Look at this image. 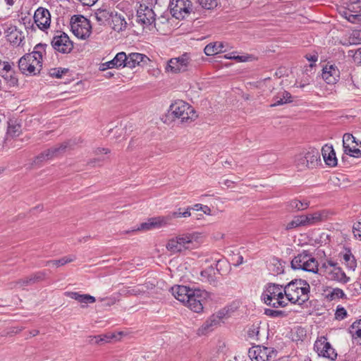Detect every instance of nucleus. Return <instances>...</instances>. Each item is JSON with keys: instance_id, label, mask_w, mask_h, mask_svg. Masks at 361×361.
<instances>
[{"instance_id": "obj_61", "label": "nucleus", "mask_w": 361, "mask_h": 361, "mask_svg": "<svg viewBox=\"0 0 361 361\" xmlns=\"http://www.w3.org/2000/svg\"><path fill=\"white\" fill-rule=\"evenodd\" d=\"M142 293H144V290H141L139 288H133L131 290H128V294L133 295H140Z\"/></svg>"}, {"instance_id": "obj_14", "label": "nucleus", "mask_w": 361, "mask_h": 361, "mask_svg": "<svg viewBox=\"0 0 361 361\" xmlns=\"http://www.w3.org/2000/svg\"><path fill=\"white\" fill-rule=\"evenodd\" d=\"M326 340L325 337H322L320 339L316 341L314 345V349L319 356L334 360L337 357V353L335 352L334 348H332L330 343Z\"/></svg>"}, {"instance_id": "obj_23", "label": "nucleus", "mask_w": 361, "mask_h": 361, "mask_svg": "<svg viewBox=\"0 0 361 361\" xmlns=\"http://www.w3.org/2000/svg\"><path fill=\"white\" fill-rule=\"evenodd\" d=\"M283 287L284 286L283 285L272 283H268L265 290L267 294L266 296L264 297V302L267 305H271V302L276 298L277 293H279L281 289H283Z\"/></svg>"}, {"instance_id": "obj_5", "label": "nucleus", "mask_w": 361, "mask_h": 361, "mask_svg": "<svg viewBox=\"0 0 361 361\" xmlns=\"http://www.w3.org/2000/svg\"><path fill=\"white\" fill-rule=\"evenodd\" d=\"M169 113L173 116L174 118L180 119L181 123L191 122L197 116L193 107L182 100L172 104Z\"/></svg>"}, {"instance_id": "obj_19", "label": "nucleus", "mask_w": 361, "mask_h": 361, "mask_svg": "<svg viewBox=\"0 0 361 361\" xmlns=\"http://www.w3.org/2000/svg\"><path fill=\"white\" fill-rule=\"evenodd\" d=\"M322 76L326 83L335 84L338 80L340 71L337 67L332 65L329 68L326 66L323 68Z\"/></svg>"}, {"instance_id": "obj_3", "label": "nucleus", "mask_w": 361, "mask_h": 361, "mask_svg": "<svg viewBox=\"0 0 361 361\" xmlns=\"http://www.w3.org/2000/svg\"><path fill=\"white\" fill-rule=\"evenodd\" d=\"M283 289L287 300L293 304L303 305L310 299V286L305 279H295L285 285Z\"/></svg>"}, {"instance_id": "obj_10", "label": "nucleus", "mask_w": 361, "mask_h": 361, "mask_svg": "<svg viewBox=\"0 0 361 361\" xmlns=\"http://www.w3.org/2000/svg\"><path fill=\"white\" fill-rule=\"evenodd\" d=\"M68 142H64L42 152L35 157L32 164L39 166L44 161L63 154L68 148Z\"/></svg>"}, {"instance_id": "obj_49", "label": "nucleus", "mask_w": 361, "mask_h": 361, "mask_svg": "<svg viewBox=\"0 0 361 361\" xmlns=\"http://www.w3.org/2000/svg\"><path fill=\"white\" fill-rule=\"evenodd\" d=\"M273 100L274 102L270 104V107H275L286 104V101H284L281 97V92H278V94L273 97Z\"/></svg>"}, {"instance_id": "obj_1", "label": "nucleus", "mask_w": 361, "mask_h": 361, "mask_svg": "<svg viewBox=\"0 0 361 361\" xmlns=\"http://www.w3.org/2000/svg\"><path fill=\"white\" fill-rule=\"evenodd\" d=\"M173 295L180 302L186 305L192 311L200 313L203 310V302L207 292L186 286H176L171 288Z\"/></svg>"}, {"instance_id": "obj_18", "label": "nucleus", "mask_w": 361, "mask_h": 361, "mask_svg": "<svg viewBox=\"0 0 361 361\" xmlns=\"http://www.w3.org/2000/svg\"><path fill=\"white\" fill-rule=\"evenodd\" d=\"M124 61V67L133 68L137 66H143L147 64L150 59L145 54L133 52L126 55V59Z\"/></svg>"}, {"instance_id": "obj_35", "label": "nucleus", "mask_w": 361, "mask_h": 361, "mask_svg": "<svg viewBox=\"0 0 361 361\" xmlns=\"http://www.w3.org/2000/svg\"><path fill=\"white\" fill-rule=\"evenodd\" d=\"M176 238L180 243L179 245L181 247L182 251L189 249L190 245L192 243L194 235L192 234H183L176 236Z\"/></svg>"}, {"instance_id": "obj_60", "label": "nucleus", "mask_w": 361, "mask_h": 361, "mask_svg": "<svg viewBox=\"0 0 361 361\" xmlns=\"http://www.w3.org/2000/svg\"><path fill=\"white\" fill-rule=\"evenodd\" d=\"M109 152H110V150L108 148H104V147H97L94 150V153L97 155L100 154L102 153L109 154Z\"/></svg>"}, {"instance_id": "obj_28", "label": "nucleus", "mask_w": 361, "mask_h": 361, "mask_svg": "<svg viewBox=\"0 0 361 361\" xmlns=\"http://www.w3.org/2000/svg\"><path fill=\"white\" fill-rule=\"evenodd\" d=\"M6 37L8 41L13 44L19 45L23 41L22 32L19 31L16 26L8 27L6 31Z\"/></svg>"}, {"instance_id": "obj_9", "label": "nucleus", "mask_w": 361, "mask_h": 361, "mask_svg": "<svg viewBox=\"0 0 361 361\" xmlns=\"http://www.w3.org/2000/svg\"><path fill=\"white\" fill-rule=\"evenodd\" d=\"M192 4L190 0H171L169 8L173 17L183 20L192 11Z\"/></svg>"}, {"instance_id": "obj_34", "label": "nucleus", "mask_w": 361, "mask_h": 361, "mask_svg": "<svg viewBox=\"0 0 361 361\" xmlns=\"http://www.w3.org/2000/svg\"><path fill=\"white\" fill-rule=\"evenodd\" d=\"M219 324L220 322L218 320V316H214L212 314L203 324L201 331H202V334H207V332L212 331L214 327L217 326Z\"/></svg>"}, {"instance_id": "obj_62", "label": "nucleus", "mask_w": 361, "mask_h": 361, "mask_svg": "<svg viewBox=\"0 0 361 361\" xmlns=\"http://www.w3.org/2000/svg\"><path fill=\"white\" fill-rule=\"evenodd\" d=\"M21 21L25 25V27L26 28V25L30 26L31 24L33 23L32 22V20L28 17H23L21 18Z\"/></svg>"}, {"instance_id": "obj_17", "label": "nucleus", "mask_w": 361, "mask_h": 361, "mask_svg": "<svg viewBox=\"0 0 361 361\" xmlns=\"http://www.w3.org/2000/svg\"><path fill=\"white\" fill-rule=\"evenodd\" d=\"M12 66H14L13 63L0 60V75L6 80L11 86H15L18 84V78Z\"/></svg>"}, {"instance_id": "obj_16", "label": "nucleus", "mask_w": 361, "mask_h": 361, "mask_svg": "<svg viewBox=\"0 0 361 361\" xmlns=\"http://www.w3.org/2000/svg\"><path fill=\"white\" fill-rule=\"evenodd\" d=\"M34 23L41 30L44 31L50 27L51 14L48 9L39 7L35 12Z\"/></svg>"}, {"instance_id": "obj_13", "label": "nucleus", "mask_w": 361, "mask_h": 361, "mask_svg": "<svg viewBox=\"0 0 361 361\" xmlns=\"http://www.w3.org/2000/svg\"><path fill=\"white\" fill-rule=\"evenodd\" d=\"M178 217H180V212H174L166 216L151 218L147 222L142 223L137 230H149L154 228H160L167 225L173 218Z\"/></svg>"}, {"instance_id": "obj_36", "label": "nucleus", "mask_w": 361, "mask_h": 361, "mask_svg": "<svg viewBox=\"0 0 361 361\" xmlns=\"http://www.w3.org/2000/svg\"><path fill=\"white\" fill-rule=\"evenodd\" d=\"M306 157L304 152L297 154L295 157V165L298 171H304L308 169L307 164H306Z\"/></svg>"}, {"instance_id": "obj_47", "label": "nucleus", "mask_w": 361, "mask_h": 361, "mask_svg": "<svg viewBox=\"0 0 361 361\" xmlns=\"http://www.w3.org/2000/svg\"><path fill=\"white\" fill-rule=\"evenodd\" d=\"M85 23L87 25L88 24V20L85 18L83 16L81 15H74L71 17V27H72V25H79V23Z\"/></svg>"}, {"instance_id": "obj_20", "label": "nucleus", "mask_w": 361, "mask_h": 361, "mask_svg": "<svg viewBox=\"0 0 361 361\" xmlns=\"http://www.w3.org/2000/svg\"><path fill=\"white\" fill-rule=\"evenodd\" d=\"M125 59H126V54L123 51L119 52L112 60L102 64V71H104L107 68H119L124 67Z\"/></svg>"}, {"instance_id": "obj_40", "label": "nucleus", "mask_w": 361, "mask_h": 361, "mask_svg": "<svg viewBox=\"0 0 361 361\" xmlns=\"http://www.w3.org/2000/svg\"><path fill=\"white\" fill-rule=\"evenodd\" d=\"M298 226H305V221L302 219V215L295 216L291 221L288 223L286 229L289 231Z\"/></svg>"}, {"instance_id": "obj_37", "label": "nucleus", "mask_w": 361, "mask_h": 361, "mask_svg": "<svg viewBox=\"0 0 361 361\" xmlns=\"http://www.w3.org/2000/svg\"><path fill=\"white\" fill-rule=\"evenodd\" d=\"M75 259V257L68 256L62 257L59 259L55 260H49L45 262L46 266H49L50 264L54 265L57 267L66 264L67 263L71 262L74 261Z\"/></svg>"}, {"instance_id": "obj_57", "label": "nucleus", "mask_w": 361, "mask_h": 361, "mask_svg": "<svg viewBox=\"0 0 361 361\" xmlns=\"http://www.w3.org/2000/svg\"><path fill=\"white\" fill-rule=\"evenodd\" d=\"M5 142H6V137H5L4 130L1 129L0 130V151L4 149Z\"/></svg>"}, {"instance_id": "obj_11", "label": "nucleus", "mask_w": 361, "mask_h": 361, "mask_svg": "<svg viewBox=\"0 0 361 361\" xmlns=\"http://www.w3.org/2000/svg\"><path fill=\"white\" fill-rule=\"evenodd\" d=\"M227 262L223 259L216 260L215 267L210 265L205 269L202 270L200 273V276L202 280H204L213 286H216L218 280L216 274L223 275L222 267L227 266Z\"/></svg>"}, {"instance_id": "obj_29", "label": "nucleus", "mask_w": 361, "mask_h": 361, "mask_svg": "<svg viewBox=\"0 0 361 361\" xmlns=\"http://www.w3.org/2000/svg\"><path fill=\"white\" fill-rule=\"evenodd\" d=\"M330 279L342 283H346L350 280V277L347 276L345 273L339 267H335L329 272Z\"/></svg>"}, {"instance_id": "obj_31", "label": "nucleus", "mask_w": 361, "mask_h": 361, "mask_svg": "<svg viewBox=\"0 0 361 361\" xmlns=\"http://www.w3.org/2000/svg\"><path fill=\"white\" fill-rule=\"evenodd\" d=\"M116 336L111 334H101L97 336H90L89 343L90 344H97L103 345L106 343L109 342L112 338H115Z\"/></svg>"}, {"instance_id": "obj_25", "label": "nucleus", "mask_w": 361, "mask_h": 361, "mask_svg": "<svg viewBox=\"0 0 361 361\" xmlns=\"http://www.w3.org/2000/svg\"><path fill=\"white\" fill-rule=\"evenodd\" d=\"M322 152L326 164L331 167L337 165L336 152L331 146L325 145L322 147Z\"/></svg>"}, {"instance_id": "obj_63", "label": "nucleus", "mask_w": 361, "mask_h": 361, "mask_svg": "<svg viewBox=\"0 0 361 361\" xmlns=\"http://www.w3.org/2000/svg\"><path fill=\"white\" fill-rule=\"evenodd\" d=\"M84 6H91L94 5L97 0H79Z\"/></svg>"}, {"instance_id": "obj_7", "label": "nucleus", "mask_w": 361, "mask_h": 361, "mask_svg": "<svg viewBox=\"0 0 361 361\" xmlns=\"http://www.w3.org/2000/svg\"><path fill=\"white\" fill-rule=\"evenodd\" d=\"M278 352L274 348L255 345L248 350V356L252 361H274L276 359Z\"/></svg>"}, {"instance_id": "obj_32", "label": "nucleus", "mask_w": 361, "mask_h": 361, "mask_svg": "<svg viewBox=\"0 0 361 361\" xmlns=\"http://www.w3.org/2000/svg\"><path fill=\"white\" fill-rule=\"evenodd\" d=\"M302 219L305 221V226H310L322 221L323 215L320 212H316L312 214L302 215Z\"/></svg>"}, {"instance_id": "obj_21", "label": "nucleus", "mask_w": 361, "mask_h": 361, "mask_svg": "<svg viewBox=\"0 0 361 361\" xmlns=\"http://www.w3.org/2000/svg\"><path fill=\"white\" fill-rule=\"evenodd\" d=\"M91 25L88 20L87 25L85 23H79V25H72V32L78 38L85 39L91 34Z\"/></svg>"}, {"instance_id": "obj_15", "label": "nucleus", "mask_w": 361, "mask_h": 361, "mask_svg": "<svg viewBox=\"0 0 361 361\" xmlns=\"http://www.w3.org/2000/svg\"><path fill=\"white\" fill-rule=\"evenodd\" d=\"M156 15L154 11L146 6L140 5L137 11L136 21L143 27H149L155 24Z\"/></svg>"}, {"instance_id": "obj_54", "label": "nucleus", "mask_w": 361, "mask_h": 361, "mask_svg": "<svg viewBox=\"0 0 361 361\" xmlns=\"http://www.w3.org/2000/svg\"><path fill=\"white\" fill-rule=\"evenodd\" d=\"M281 97H283V100L286 101V104L290 103L293 102L292 96L290 93L288 91H281Z\"/></svg>"}, {"instance_id": "obj_39", "label": "nucleus", "mask_w": 361, "mask_h": 361, "mask_svg": "<svg viewBox=\"0 0 361 361\" xmlns=\"http://www.w3.org/2000/svg\"><path fill=\"white\" fill-rule=\"evenodd\" d=\"M180 243H178L176 237L171 238L169 240L166 248L169 251L173 253H177L182 252L181 247L179 245Z\"/></svg>"}, {"instance_id": "obj_59", "label": "nucleus", "mask_w": 361, "mask_h": 361, "mask_svg": "<svg viewBox=\"0 0 361 361\" xmlns=\"http://www.w3.org/2000/svg\"><path fill=\"white\" fill-rule=\"evenodd\" d=\"M224 58L228 59H235L239 61H245L246 59L245 56H231V54H226L224 56Z\"/></svg>"}, {"instance_id": "obj_2", "label": "nucleus", "mask_w": 361, "mask_h": 361, "mask_svg": "<svg viewBox=\"0 0 361 361\" xmlns=\"http://www.w3.org/2000/svg\"><path fill=\"white\" fill-rule=\"evenodd\" d=\"M48 44L39 43L34 47L31 53L25 54L18 61V68L25 75H36L42 68L43 56L46 54Z\"/></svg>"}, {"instance_id": "obj_43", "label": "nucleus", "mask_w": 361, "mask_h": 361, "mask_svg": "<svg viewBox=\"0 0 361 361\" xmlns=\"http://www.w3.org/2000/svg\"><path fill=\"white\" fill-rule=\"evenodd\" d=\"M68 72V68H54L49 70V74L51 78H61L63 75Z\"/></svg>"}, {"instance_id": "obj_58", "label": "nucleus", "mask_w": 361, "mask_h": 361, "mask_svg": "<svg viewBox=\"0 0 361 361\" xmlns=\"http://www.w3.org/2000/svg\"><path fill=\"white\" fill-rule=\"evenodd\" d=\"M228 314V311L225 310V309L219 310L216 314H214V316H218L219 322H221L222 319H224L226 315Z\"/></svg>"}, {"instance_id": "obj_53", "label": "nucleus", "mask_w": 361, "mask_h": 361, "mask_svg": "<svg viewBox=\"0 0 361 361\" xmlns=\"http://www.w3.org/2000/svg\"><path fill=\"white\" fill-rule=\"evenodd\" d=\"M350 142H351L352 143L353 142H355V137L351 135V134H349V133H345L343 135V145H345V146H350Z\"/></svg>"}, {"instance_id": "obj_38", "label": "nucleus", "mask_w": 361, "mask_h": 361, "mask_svg": "<svg viewBox=\"0 0 361 361\" xmlns=\"http://www.w3.org/2000/svg\"><path fill=\"white\" fill-rule=\"evenodd\" d=\"M343 259L348 268L354 270L357 266V262L355 257L352 255L350 250L348 249L343 255Z\"/></svg>"}, {"instance_id": "obj_45", "label": "nucleus", "mask_w": 361, "mask_h": 361, "mask_svg": "<svg viewBox=\"0 0 361 361\" xmlns=\"http://www.w3.org/2000/svg\"><path fill=\"white\" fill-rule=\"evenodd\" d=\"M264 314L267 316H269L272 318L275 317H284L287 315V314L282 310H275L271 309H265Z\"/></svg>"}, {"instance_id": "obj_42", "label": "nucleus", "mask_w": 361, "mask_h": 361, "mask_svg": "<svg viewBox=\"0 0 361 361\" xmlns=\"http://www.w3.org/2000/svg\"><path fill=\"white\" fill-rule=\"evenodd\" d=\"M347 7L350 13H357L361 11V1L360 0H350L347 4Z\"/></svg>"}, {"instance_id": "obj_4", "label": "nucleus", "mask_w": 361, "mask_h": 361, "mask_svg": "<svg viewBox=\"0 0 361 361\" xmlns=\"http://www.w3.org/2000/svg\"><path fill=\"white\" fill-rule=\"evenodd\" d=\"M290 266L294 270L301 269L314 274H317L319 271L318 261L308 250H303L295 256L292 259Z\"/></svg>"}, {"instance_id": "obj_8", "label": "nucleus", "mask_w": 361, "mask_h": 361, "mask_svg": "<svg viewBox=\"0 0 361 361\" xmlns=\"http://www.w3.org/2000/svg\"><path fill=\"white\" fill-rule=\"evenodd\" d=\"M51 41V45L54 50L61 54H69L73 49V42L68 35L62 31H57Z\"/></svg>"}, {"instance_id": "obj_44", "label": "nucleus", "mask_w": 361, "mask_h": 361, "mask_svg": "<svg viewBox=\"0 0 361 361\" xmlns=\"http://www.w3.org/2000/svg\"><path fill=\"white\" fill-rule=\"evenodd\" d=\"M21 127L20 125L15 124L11 125L9 124L8 126L6 134L12 137H17L20 135L21 130Z\"/></svg>"}, {"instance_id": "obj_24", "label": "nucleus", "mask_w": 361, "mask_h": 361, "mask_svg": "<svg viewBox=\"0 0 361 361\" xmlns=\"http://www.w3.org/2000/svg\"><path fill=\"white\" fill-rule=\"evenodd\" d=\"M110 20L111 21L109 23L114 30L120 32L126 29L127 23L121 14H118L116 12L113 13Z\"/></svg>"}, {"instance_id": "obj_27", "label": "nucleus", "mask_w": 361, "mask_h": 361, "mask_svg": "<svg viewBox=\"0 0 361 361\" xmlns=\"http://www.w3.org/2000/svg\"><path fill=\"white\" fill-rule=\"evenodd\" d=\"M65 295L71 299L77 300L81 304L94 303L96 299L89 294H80L78 292H66Z\"/></svg>"}, {"instance_id": "obj_30", "label": "nucleus", "mask_w": 361, "mask_h": 361, "mask_svg": "<svg viewBox=\"0 0 361 361\" xmlns=\"http://www.w3.org/2000/svg\"><path fill=\"white\" fill-rule=\"evenodd\" d=\"M224 47L223 42H216L210 43L204 47V52L207 56L216 55L219 53L224 52Z\"/></svg>"}, {"instance_id": "obj_41", "label": "nucleus", "mask_w": 361, "mask_h": 361, "mask_svg": "<svg viewBox=\"0 0 361 361\" xmlns=\"http://www.w3.org/2000/svg\"><path fill=\"white\" fill-rule=\"evenodd\" d=\"M326 298L329 300H334L336 298H346V295L341 288H336L326 295Z\"/></svg>"}, {"instance_id": "obj_6", "label": "nucleus", "mask_w": 361, "mask_h": 361, "mask_svg": "<svg viewBox=\"0 0 361 361\" xmlns=\"http://www.w3.org/2000/svg\"><path fill=\"white\" fill-rule=\"evenodd\" d=\"M192 66V60L190 54L185 52L178 57L171 59L166 67V72L180 73L188 71Z\"/></svg>"}, {"instance_id": "obj_51", "label": "nucleus", "mask_w": 361, "mask_h": 361, "mask_svg": "<svg viewBox=\"0 0 361 361\" xmlns=\"http://www.w3.org/2000/svg\"><path fill=\"white\" fill-rule=\"evenodd\" d=\"M347 20L352 23H361V14L350 13Z\"/></svg>"}, {"instance_id": "obj_46", "label": "nucleus", "mask_w": 361, "mask_h": 361, "mask_svg": "<svg viewBox=\"0 0 361 361\" xmlns=\"http://www.w3.org/2000/svg\"><path fill=\"white\" fill-rule=\"evenodd\" d=\"M199 4L204 9H212L217 6L216 0H197Z\"/></svg>"}, {"instance_id": "obj_48", "label": "nucleus", "mask_w": 361, "mask_h": 361, "mask_svg": "<svg viewBox=\"0 0 361 361\" xmlns=\"http://www.w3.org/2000/svg\"><path fill=\"white\" fill-rule=\"evenodd\" d=\"M347 311L343 307L338 306L335 313L337 319L342 320L347 317Z\"/></svg>"}, {"instance_id": "obj_56", "label": "nucleus", "mask_w": 361, "mask_h": 361, "mask_svg": "<svg viewBox=\"0 0 361 361\" xmlns=\"http://www.w3.org/2000/svg\"><path fill=\"white\" fill-rule=\"evenodd\" d=\"M350 333L353 338H361V329L360 328H355L354 329H350Z\"/></svg>"}, {"instance_id": "obj_12", "label": "nucleus", "mask_w": 361, "mask_h": 361, "mask_svg": "<svg viewBox=\"0 0 361 361\" xmlns=\"http://www.w3.org/2000/svg\"><path fill=\"white\" fill-rule=\"evenodd\" d=\"M46 279L47 273L44 271H39L34 272L25 278L20 279L18 281H12L9 285L11 288L32 286L35 283L45 281Z\"/></svg>"}, {"instance_id": "obj_33", "label": "nucleus", "mask_w": 361, "mask_h": 361, "mask_svg": "<svg viewBox=\"0 0 361 361\" xmlns=\"http://www.w3.org/2000/svg\"><path fill=\"white\" fill-rule=\"evenodd\" d=\"M309 207V203L307 202H301L298 200H293L288 202V209L289 212H295L298 211H302L307 209Z\"/></svg>"}, {"instance_id": "obj_55", "label": "nucleus", "mask_w": 361, "mask_h": 361, "mask_svg": "<svg viewBox=\"0 0 361 361\" xmlns=\"http://www.w3.org/2000/svg\"><path fill=\"white\" fill-rule=\"evenodd\" d=\"M287 305H288V302H286L285 300H277L276 302H274L273 303L271 302V305H269L271 306L272 307L277 308L279 307H284Z\"/></svg>"}, {"instance_id": "obj_26", "label": "nucleus", "mask_w": 361, "mask_h": 361, "mask_svg": "<svg viewBox=\"0 0 361 361\" xmlns=\"http://www.w3.org/2000/svg\"><path fill=\"white\" fill-rule=\"evenodd\" d=\"M114 12L111 11L106 6H102L101 8L97 9L94 12V16L99 24H104L106 21L110 20L113 16Z\"/></svg>"}, {"instance_id": "obj_52", "label": "nucleus", "mask_w": 361, "mask_h": 361, "mask_svg": "<svg viewBox=\"0 0 361 361\" xmlns=\"http://www.w3.org/2000/svg\"><path fill=\"white\" fill-rule=\"evenodd\" d=\"M354 236L361 240V222H357L353 227Z\"/></svg>"}, {"instance_id": "obj_64", "label": "nucleus", "mask_w": 361, "mask_h": 361, "mask_svg": "<svg viewBox=\"0 0 361 361\" xmlns=\"http://www.w3.org/2000/svg\"><path fill=\"white\" fill-rule=\"evenodd\" d=\"M355 328H360L361 329V319L359 320L355 321L350 326V329H354Z\"/></svg>"}, {"instance_id": "obj_50", "label": "nucleus", "mask_w": 361, "mask_h": 361, "mask_svg": "<svg viewBox=\"0 0 361 361\" xmlns=\"http://www.w3.org/2000/svg\"><path fill=\"white\" fill-rule=\"evenodd\" d=\"M348 90L353 92L355 94H357L360 90V87L355 85L353 77L350 78V80L348 81Z\"/></svg>"}, {"instance_id": "obj_22", "label": "nucleus", "mask_w": 361, "mask_h": 361, "mask_svg": "<svg viewBox=\"0 0 361 361\" xmlns=\"http://www.w3.org/2000/svg\"><path fill=\"white\" fill-rule=\"evenodd\" d=\"M306 157V164L308 166V169H314L317 167L320 162V154L318 149L315 148L310 149L307 152H304Z\"/></svg>"}]
</instances>
